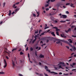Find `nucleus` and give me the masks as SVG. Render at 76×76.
<instances>
[{"mask_svg": "<svg viewBox=\"0 0 76 76\" xmlns=\"http://www.w3.org/2000/svg\"><path fill=\"white\" fill-rule=\"evenodd\" d=\"M45 69H46V71H48L49 72V73H54V74H55L56 75H58V73L57 72H51V71L50 70H48V68L47 66H45Z\"/></svg>", "mask_w": 76, "mask_h": 76, "instance_id": "f257e3e1", "label": "nucleus"}, {"mask_svg": "<svg viewBox=\"0 0 76 76\" xmlns=\"http://www.w3.org/2000/svg\"><path fill=\"white\" fill-rule=\"evenodd\" d=\"M50 1L51 2H53V1H56V0H48V1H46V3L48 4H46L45 5V7H48V6H49L48 4H50Z\"/></svg>", "mask_w": 76, "mask_h": 76, "instance_id": "f03ea898", "label": "nucleus"}, {"mask_svg": "<svg viewBox=\"0 0 76 76\" xmlns=\"http://www.w3.org/2000/svg\"><path fill=\"white\" fill-rule=\"evenodd\" d=\"M58 41L56 42V44H58V43H60V41H62L63 42H64L65 43H68V42L64 40H60L58 39Z\"/></svg>", "mask_w": 76, "mask_h": 76, "instance_id": "7ed1b4c3", "label": "nucleus"}, {"mask_svg": "<svg viewBox=\"0 0 76 76\" xmlns=\"http://www.w3.org/2000/svg\"><path fill=\"white\" fill-rule=\"evenodd\" d=\"M63 18L64 19H66L67 18V15H62L60 16V18Z\"/></svg>", "mask_w": 76, "mask_h": 76, "instance_id": "20e7f679", "label": "nucleus"}, {"mask_svg": "<svg viewBox=\"0 0 76 76\" xmlns=\"http://www.w3.org/2000/svg\"><path fill=\"white\" fill-rule=\"evenodd\" d=\"M4 63L5 64V65H4V68H5V67H6L7 66V63H6V61L5 59H4Z\"/></svg>", "mask_w": 76, "mask_h": 76, "instance_id": "39448f33", "label": "nucleus"}, {"mask_svg": "<svg viewBox=\"0 0 76 76\" xmlns=\"http://www.w3.org/2000/svg\"><path fill=\"white\" fill-rule=\"evenodd\" d=\"M61 37H62V38H66V36H65L64 35V34H61Z\"/></svg>", "mask_w": 76, "mask_h": 76, "instance_id": "423d86ee", "label": "nucleus"}, {"mask_svg": "<svg viewBox=\"0 0 76 76\" xmlns=\"http://www.w3.org/2000/svg\"><path fill=\"white\" fill-rule=\"evenodd\" d=\"M12 65L13 66V67L14 68L15 67V63H14V61L12 60Z\"/></svg>", "mask_w": 76, "mask_h": 76, "instance_id": "0eeeda50", "label": "nucleus"}, {"mask_svg": "<svg viewBox=\"0 0 76 76\" xmlns=\"http://www.w3.org/2000/svg\"><path fill=\"white\" fill-rule=\"evenodd\" d=\"M47 38H48L47 37H44L43 38H42L40 40H46V39Z\"/></svg>", "mask_w": 76, "mask_h": 76, "instance_id": "6e6552de", "label": "nucleus"}, {"mask_svg": "<svg viewBox=\"0 0 76 76\" xmlns=\"http://www.w3.org/2000/svg\"><path fill=\"white\" fill-rule=\"evenodd\" d=\"M70 31H71V28H69L68 30L67 31H65V32H66V33H68V32H70Z\"/></svg>", "mask_w": 76, "mask_h": 76, "instance_id": "1a4fd4ad", "label": "nucleus"}, {"mask_svg": "<svg viewBox=\"0 0 76 76\" xmlns=\"http://www.w3.org/2000/svg\"><path fill=\"white\" fill-rule=\"evenodd\" d=\"M75 65H76V63L74 62L72 63V65L70 64V66H72V67H73V66H75Z\"/></svg>", "mask_w": 76, "mask_h": 76, "instance_id": "9d476101", "label": "nucleus"}, {"mask_svg": "<svg viewBox=\"0 0 76 76\" xmlns=\"http://www.w3.org/2000/svg\"><path fill=\"white\" fill-rule=\"evenodd\" d=\"M11 13H12V11H11V10H9V13L8 14V16H10V15H12Z\"/></svg>", "mask_w": 76, "mask_h": 76, "instance_id": "9b49d317", "label": "nucleus"}, {"mask_svg": "<svg viewBox=\"0 0 76 76\" xmlns=\"http://www.w3.org/2000/svg\"><path fill=\"white\" fill-rule=\"evenodd\" d=\"M36 75H39V76H43V74L41 73H36Z\"/></svg>", "mask_w": 76, "mask_h": 76, "instance_id": "f8f14e48", "label": "nucleus"}, {"mask_svg": "<svg viewBox=\"0 0 76 76\" xmlns=\"http://www.w3.org/2000/svg\"><path fill=\"white\" fill-rule=\"evenodd\" d=\"M40 58H43L44 57V56L42 55V54H41L39 56Z\"/></svg>", "mask_w": 76, "mask_h": 76, "instance_id": "ddd939ff", "label": "nucleus"}, {"mask_svg": "<svg viewBox=\"0 0 76 76\" xmlns=\"http://www.w3.org/2000/svg\"><path fill=\"white\" fill-rule=\"evenodd\" d=\"M68 41H69V43H73V41L72 40V39H68Z\"/></svg>", "mask_w": 76, "mask_h": 76, "instance_id": "4468645a", "label": "nucleus"}, {"mask_svg": "<svg viewBox=\"0 0 76 76\" xmlns=\"http://www.w3.org/2000/svg\"><path fill=\"white\" fill-rule=\"evenodd\" d=\"M61 5H63V4H61L60 3H59L57 4V6H58L59 7V6H61Z\"/></svg>", "mask_w": 76, "mask_h": 76, "instance_id": "2eb2a0df", "label": "nucleus"}, {"mask_svg": "<svg viewBox=\"0 0 76 76\" xmlns=\"http://www.w3.org/2000/svg\"><path fill=\"white\" fill-rule=\"evenodd\" d=\"M51 34H52V35H53V36H54V37L56 36V35L54 34V32H51Z\"/></svg>", "mask_w": 76, "mask_h": 76, "instance_id": "dca6fc26", "label": "nucleus"}, {"mask_svg": "<svg viewBox=\"0 0 76 76\" xmlns=\"http://www.w3.org/2000/svg\"><path fill=\"white\" fill-rule=\"evenodd\" d=\"M72 48L73 50H75H75H76V48H75V46H72Z\"/></svg>", "mask_w": 76, "mask_h": 76, "instance_id": "f3484780", "label": "nucleus"}, {"mask_svg": "<svg viewBox=\"0 0 76 76\" xmlns=\"http://www.w3.org/2000/svg\"><path fill=\"white\" fill-rule=\"evenodd\" d=\"M70 6L72 7H75V6H73V4L72 3L71 4Z\"/></svg>", "mask_w": 76, "mask_h": 76, "instance_id": "a211bd4d", "label": "nucleus"}, {"mask_svg": "<svg viewBox=\"0 0 76 76\" xmlns=\"http://www.w3.org/2000/svg\"><path fill=\"white\" fill-rule=\"evenodd\" d=\"M17 49H18V48H14V49H13L12 50V51L13 52L14 51H15V50H17Z\"/></svg>", "mask_w": 76, "mask_h": 76, "instance_id": "6ab92c4d", "label": "nucleus"}, {"mask_svg": "<svg viewBox=\"0 0 76 76\" xmlns=\"http://www.w3.org/2000/svg\"><path fill=\"white\" fill-rule=\"evenodd\" d=\"M46 33L45 32H44L43 33H42L40 35V37L42 35H44L45 34H45Z\"/></svg>", "mask_w": 76, "mask_h": 76, "instance_id": "aec40b11", "label": "nucleus"}, {"mask_svg": "<svg viewBox=\"0 0 76 76\" xmlns=\"http://www.w3.org/2000/svg\"><path fill=\"white\" fill-rule=\"evenodd\" d=\"M5 73H4V72H0V75H4V74Z\"/></svg>", "mask_w": 76, "mask_h": 76, "instance_id": "412c9836", "label": "nucleus"}, {"mask_svg": "<svg viewBox=\"0 0 76 76\" xmlns=\"http://www.w3.org/2000/svg\"><path fill=\"white\" fill-rule=\"evenodd\" d=\"M60 22H61V23H64L65 22H66L65 21H63V20H61L60 21Z\"/></svg>", "mask_w": 76, "mask_h": 76, "instance_id": "4be33fe9", "label": "nucleus"}, {"mask_svg": "<svg viewBox=\"0 0 76 76\" xmlns=\"http://www.w3.org/2000/svg\"><path fill=\"white\" fill-rule=\"evenodd\" d=\"M54 69L55 70H57V69H59V68L55 67Z\"/></svg>", "mask_w": 76, "mask_h": 76, "instance_id": "5701e85b", "label": "nucleus"}, {"mask_svg": "<svg viewBox=\"0 0 76 76\" xmlns=\"http://www.w3.org/2000/svg\"><path fill=\"white\" fill-rule=\"evenodd\" d=\"M33 16H34V17H36V15H35V14L34 13H33Z\"/></svg>", "mask_w": 76, "mask_h": 76, "instance_id": "b1692460", "label": "nucleus"}, {"mask_svg": "<svg viewBox=\"0 0 76 76\" xmlns=\"http://www.w3.org/2000/svg\"><path fill=\"white\" fill-rule=\"evenodd\" d=\"M64 75H65V76H67L68 75H69V74H65L64 73Z\"/></svg>", "mask_w": 76, "mask_h": 76, "instance_id": "393cba45", "label": "nucleus"}, {"mask_svg": "<svg viewBox=\"0 0 76 76\" xmlns=\"http://www.w3.org/2000/svg\"><path fill=\"white\" fill-rule=\"evenodd\" d=\"M60 31V29L58 28H56V31Z\"/></svg>", "mask_w": 76, "mask_h": 76, "instance_id": "a878e982", "label": "nucleus"}, {"mask_svg": "<svg viewBox=\"0 0 76 76\" xmlns=\"http://www.w3.org/2000/svg\"><path fill=\"white\" fill-rule=\"evenodd\" d=\"M59 68H61V69H64V68H62V67H61V66H59Z\"/></svg>", "mask_w": 76, "mask_h": 76, "instance_id": "bb28decb", "label": "nucleus"}, {"mask_svg": "<svg viewBox=\"0 0 76 76\" xmlns=\"http://www.w3.org/2000/svg\"><path fill=\"white\" fill-rule=\"evenodd\" d=\"M20 55H22L23 54V53L22 52H20Z\"/></svg>", "mask_w": 76, "mask_h": 76, "instance_id": "cd10ccee", "label": "nucleus"}, {"mask_svg": "<svg viewBox=\"0 0 76 76\" xmlns=\"http://www.w3.org/2000/svg\"><path fill=\"white\" fill-rule=\"evenodd\" d=\"M56 34L57 35H59V33H58V32L56 31Z\"/></svg>", "mask_w": 76, "mask_h": 76, "instance_id": "c85d7f7f", "label": "nucleus"}, {"mask_svg": "<svg viewBox=\"0 0 76 76\" xmlns=\"http://www.w3.org/2000/svg\"><path fill=\"white\" fill-rule=\"evenodd\" d=\"M41 48L39 47V49L37 50V51H39V50H41Z\"/></svg>", "mask_w": 76, "mask_h": 76, "instance_id": "c756f323", "label": "nucleus"}, {"mask_svg": "<svg viewBox=\"0 0 76 76\" xmlns=\"http://www.w3.org/2000/svg\"><path fill=\"white\" fill-rule=\"evenodd\" d=\"M38 32V30H37V31H35V34H37V33Z\"/></svg>", "mask_w": 76, "mask_h": 76, "instance_id": "7c9ffc66", "label": "nucleus"}, {"mask_svg": "<svg viewBox=\"0 0 76 76\" xmlns=\"http://www.w3.org/2000/svg\"><path fill=\"white\" fill-rule=\"evenodd\" d=\"M54 22L55 23H57V22H58L56 20L54 21Z\"/></svg>", "mask_w": 76, "mask_h": 76, "instance_id": "2f4dec72", "label": "nucleus"}, {"mask_svg": "<svg viewBox=\"0 0 76 76\" xmlns=\"http://www.w3.org/2000/svg\"><path fill=\"white\" fill-rule=\"evenodd\" d=\"M35 40H34L32 41V44H33L35 42Z\"/></svg>", "mask_w": 76, "mask_h": 76, "instance_id": "473e14b6", "label": "nucleus"}, {"mask_svg": "<svg viewBox=\"0 0 76 76\" xmlns=\"http://www.w3.org/2000/svg\"><path fill=\"white\" fill-rule=\"evenodd\" d=\"M72 37H73L74 38H76V36H74L73 35H72Z\"/></svg>", "mask_w": 76, "mask_h": 76, "instance_id": "72a5a7b5", "label": "nucleus"}, {"mask_svg": "<svg viewBox=\"0 0 76 76\" xmlns=\"http://www.w3.org/2000/svg\"><path fill=\"white\" fill-rule=\"evenodd\" d=\"M3 5H4V6H3V7H4V6H5V5L6 4V3L5 2H4L3 3Z\"/></svg>", "mask_w": 76, "mask_h": 76, "instance_id": "f704fd0d", "label": "nucleus"}, {"mask_svg": "<svg viewBox=\"0 0 76 76\" xmlns=\"http://www.w3.org/2000/svg\"><path fill=\"white\" fill-rule=\"evenodd\" d=\"M19 76H23V75H22L21 74H19Z\"/></svg>", "mask_w": 76, "mask_h": 76, "instance_id": "c9c22d12", "label": "nucleus"}, {"mask_svg": "<svg viewBox=\"0 0 76 76\" xmlns=\"http://www.w3.org/2000/svg\"><path fill=\"white\" fill-rule=\"evenodd\" d=\"M49 15H50V16H52V15H54V14H51V13H50Z\"/></svg>", "mask_w": 76, "mask_h": 76, "instance_id": "e433bc0d", "label": "nucleus"}, {"mask_svg": "<svg viewBox=\"0 0 76 76\" xmlns=\"http://www.w3.org/2000/svg\"><path fill=\"white\" fill-rule=\"evenodd\" d=\"M68 5H70V3H68L66 4V6H67Z\"/></svg>", "mask_w": 76, "mask_h": 76, "instance_id": "4c0bfd02", "label": "nucleus"}, {"mask_svg": "<svg viewBox=\"0 0 76 76\" xmlns=\"http://www.w3.org/2000/svg\"><path fill=\"white\" fill-rule=\"evenodd\" d=\"M30 50L31 51H32V50H33V48H32L31 47V48Z\"/></svg>", "mask_w": 76, "mask_h": 76, "instance_id": "58836bf2", "label": "nucleus"}, {"mask_svg": "<svg viewBox=\"0 0 76 76\" xmlns=\"http://www.w3.org/2000/svg\"><path fill=\"white\" fill-rule=\"evenodd\" d=\"M46 42L47 43L49 42V40L48 39H46Z\"/></svg>", "mask_w": 76, "mask_h": 76, "instance_id": "ea45409f", "label": "nucleus"}, {"mask_svg": "<svg viewBox=\"0 0 76 76\" xmlns=\"http://www.w3.org/2000/svg\"><path fill=\"white\" fill-rule=\"evenodd\" d=\"M75 26H71V28H74V27H75Z\"/></svg>", "mask_w": 76, "mask_h": 76, "instance_id": "a19ab883", "label": "nucleus"}, {"mask_svg": "<svg viewBox=\"0 0 76 76\" xmlns=\"http://www.w3.org/2000/svg\"><path fill=\"white\" fill-rule=\"evenodd\" d=\"M66 13H67V14H69V12L68 11H67L66 12Z\"/></svg>", "mask_w": 76, "mask_h": 76, "instance_id": "79ce46f5", "label": "nucleus"}, {"mask_svg": "<svg viewBox=\"0 0 76 76\" xmlns=\"http://www.w3.org/2000/svg\"><path fill=\"white\" fill-rule=\"evenodd\" d=\"M19 2H18L15 3V4H19Z\"/></svg>", "mask_w": 76, "mask_h": 76, "instance_id": "37998d69", "label": "nucleus"}, {"mask_svg": "<svg viewBox=\"0 0 76 76\" xmlns=\"http://www.w3.org/2000/svg\"><path fill=\"white\" fill-rule=\"evenodd\" d=\"M29 61L30 63H32V61H31L30 60V58H29Z\"/></svg>", "mask_w": 76, "mask_h": 76, "instance_id": "c03bdc74", "label": "nucleus"}, {"mask_svg": "<svg viewBox=\"0 0 76 76\" xmlns=\"http://www.w3.org/2000/svg\"><path fill=\"white\" fill-rule=\"evenodd\" d=\"M39 47H38V46H37V47H36V50H37V49H38V48Z\"/></svg>", "mask_w": 76, "mask_h": 76, "instance_id": "a18cd8bd", "label": "nucleus"}, {"mask_svg": "<svg viewBox=\"0 0 76 76\" xmlns=\"http://www.w3.org/2000/svg\"><path fill=\"white\" fill-rule=\"evenodd\" d=\"M62 64H64V65H63L64 66H65V64H64V62L62 63Z\"/></svg>", "mask_w": 76, "mask_h": 76, "instance_id": "49530a36", "label": "nucleus"}, {"mask_svg": "<svg viewBox=\"0 0 76 76\" xmlns=\"http://www.w3.org/2000/svg\"><path fill=\"white\" fill-rule=\"evenodd\" d=\"M44 74L45 76H49L48 75H47V74H45V73H44Z\"/></svg>", "mask_w": 76, "mask_h": 76, "instance_id": "de8ad7c7", "label": "nucleus"}, {"mask_svg": "<svg viewBox=\"0 0 76 76\" xmlns=\"http://www.w3.org/2000/svg\"><path fill=\"white\" fill-rule=\"evenodd\" d=\"M28 57L29 58V57H30L29 56V53H28Z\"/></svg>", "mask_w": 76, "mask_h": 76, "instance_id": "09e8293b", "label": "nucleus"}, {"mask_svg": "<svg viewBox=\"0 0 76 76\" xmlns=\"http://www.w3.org/2000/svg\"><path fill=\"white\" fill-rule=\"evenodd\" d=\"M46 11H48V10H49V8H46Z\"/></svg>", "mask_w": 76, "mask_h": 76, "instance_id": "8fccbe9b", "label": "nucleus"}, {"mask_svg": "<svg viewBox=\"0 0 76 76\" xmlns=\"http://www.w3.org/2000/svg\"><path fill=\"white\" fill-rule=\"evenodd\" d=\"M15 6H16V4H14L12 6L13 7H15Z\"/></svg>", "mask_w": 76, "mask_h": 76, "instance_id": "3c124183", "label": "nucleus"}, {"mask_svg": "<svg viewBox=\"0 0 76 76\" xmlns=\"http://www.w3.org/2000/svg\"><path fill=\"white\" fill-rule=\"evenodd\" d=\"M39 65H40V66H41V63L39 62Z\"/></svg>", "mask_w": 76, "mask_h": 76, "instance_id": "603ef678", "label": "nucleus"}, {"mask_svg": "<svg viewBox=\"0 0 76 76\" xmlns=\"http://www.w3.org/2000/svg\"><path fill=\"white\" fill-rule=\"evenodd\" d=\"M6 58L8 60V59H9V57H8V56H6Z\"/></svg>", "mask_w": 76, "mask_h": 76, "instance_id": "864d4df0", "label": "nucleus"}, {"mask_svg": "<svg viewBox=\"0 0 76 76\" xmlns=\"http://www.w3.org/2000/svg\"><path fill=\"white\" fill-rule=\"evenodd\" d=\"M53 28H54L55 29H57V27H53Z\"/></svg>", "mask_w": 76, "mask_h": 76, "instance_id": "5fc2aeb1", "label": "nucleus"}, {"mask_svg": "<svg viewBox=\"0 0 76 76\" xmlns=\"http://www.w3.org/2000/svg\"><path fill=\"white\" fill-rule=\"evenodd\" d=\"M15 13V12H13L11 14L12 15H13Z\"/></svg>", "mask_w": 76, "mask_h": 76, "instance_id": "6e6d98bb", "label": "nucleus"}, {"mask_svg": "<svg viewBox=\"0 0 76 76\" xmlns=\"http://www.w3.org/2000/svg\"><path fill=\"white\" fill-rule=\"evenodd\" d=\"M66 47L68 48V49H69V47L67 46H66Z\"/></svg>", "mask_w": 76, "mask_h": 76, "instance_id": "4d7b16f0", "label": "nucleus"}, {"mask_svg": "<svg viewBox=\"0 0 76 76\" xmlns=\"http://www.w3.org/2000/svg\"><path fill=\"white\" fill-rule=\"evenodd\" d=\"M40 43H42V44H43V42H42V41H41L40 42Z\"/></svg>", "mask_w": 76, "mask_h": 76, "instance_id": "13d9d810", "label": "nucleus"}, {"mask_svg": "<svg viewBox=\"0 0 76 76\" xmlns=\"http://www.w3.org/2000/svg\"><path fill=\"white\" fill-rule=\"evenodd\" d=\"M72 57H73V56H72L69 57V58H72Z\"/></svg>", "mask_w": 76, "mask_h": 76, "instance_id": "bf43d9fd", "label": "nucleus"}, {"mask_svg": "<svg viewBox=\"0 0 76 76\" xmlns=\"http://www.w3.org/2000/svg\"><path fill=\"white\" fill-rule=\"evenodd\" d=\"M48 27H46L45 28V29H46L48 28Z\"/></svg>", "mask_w": 76, "mask_h": 76, "instance_id": "052dcab7", "label": "nucleus"}, {"mask_svg": "<svg viewBox=\"0 0 76 76\" xmlns=\"http://www.w3.org/2000/svg\"><path fill=\"white\" fill-rule=\"evenodd\" d=\"M28 48H26V51H28Z\"/></svg>", "mask_w": 76, "mask_h": 76, "instance_id": "680f3d73", "label": "nucleus"}, {"mask_svg": "<svg viewBox=\"0 0 76 76\" xmlns=\"http://www.w3.org/2000/svg\"><path fill=\"white\" fill-rule=\"evenodd\" d=\"M36 12H37V13L38 14H39V13L38 12H37L36 11Z\"/></svg>", "mask_w": 76, "mask_h": 76, "instance_id": "e2e57ef3", "label": "nucleus"}, {"mask_svg": "<svg viewBox=\"0 0 76 76\" xmlns=\"http://www.w3.org/2000/svg\"><path fill=\"white\" fill-rule=\"evenodd\" d=\"M39 16V14H38V15L37 16V17H38V16Z\"/></svg>", "mask_w": 76, "mask_h": 76, "instance_id": "0e129e2a", "label": "nucleus"}, {"mask_svg": "<svg viewBox=\"0 0 76 76\" xmlns=\"http://www.w3.org/2000/svg\"><path fill=\"white\" fill-rule=\"evenodd\" d=\"M59 75H62V73L61 72H59Z\"/></svg>", "mask_w": 76, "mask_h": 76, "instance_id": "69168bd1", "label": "nucleus"}, {"mask_svg": "<svg viewBox=\"0 0 76 76\" xmlns=\"http://www.w3.org/2000/svg\"><path fill=\"white\" fill-rule=\"evenodd\" d=\"M17 10H18V9H15V12H17Z\"/></svg>", "mask_w": 76, "mask_h": 76, "instance_id": "338daca9", "label": "nucleus"}, {"mask_svg": "<svg viewBox=\"0 0 76 76\" xmlns=\"http://www.w3.org/2000/svg\"><path fill=\"white\" fill-rule=\"evenodd\" d=\"M74 45H76V42H75L74 44Z\"/></svg>", "mask_w": 76, "mask_h": 76, "instance_id": "774afa93", "label": "nucleus"}]
</instances>
